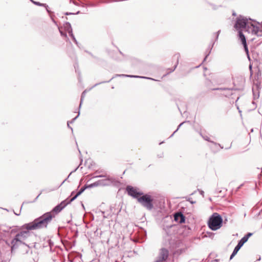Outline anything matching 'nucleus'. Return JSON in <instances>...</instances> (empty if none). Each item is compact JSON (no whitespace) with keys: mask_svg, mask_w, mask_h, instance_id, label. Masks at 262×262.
Instances as JSON below:
<instances>
[{"mask_svg":"<svg viewBox=\"0 0 262 262\" xmlns=\"http://www.w3.org/2000/svg\"><path fill=\"white\" fill-rule=\"evenodd\" d=\"M54 216L51 213L46 212L35 219L33 222L21 226V230L18 232L11 242V250L15 249L31 236V231L46 228L51 222Z\"/></svg>","mask_w":262,"mask_h":262,"instance_id":"1","label":"nucleus"},{"mask_svg":"<svg viewBox=\"0 0 262 262\" xmlns=\"http://www.w3.org/2000/svg\"><path fill=\"white\" fill-rule=\"evenodd\" d=\"M234 27L238 31L244 29L249 33L255 35L257 36H262V25L260 24H253L249 23L246 19L238 18L236 20Z\"/></svg>","mask_w":262,"mask_h":262,"instance_id":"2","label":"nucleus"},{"mask_svg":"<svg viewBox=\"0 0 262 262\" xmlns=\"http://www.w3.org/2000/svg\"><path fill=\"white\" fill-rule=\"evenodd\" d=\"M222 223L221 216L217 213H213L208 220V225L210 229L215 231L222 227Z\"/></svg>","mask_w":262,"mask_h":262,"instance_id":"3","label":"nucleus"},{"mask_svg":"<svg viewBox=\"0 0 262 262\" xmlns=\"http://www.w3.org/2000/svg\"><path fill=\"white\" fill-rule=\"evenodd\" d=\"M153 201L154 199L151 195L143 193L141 197L139 198L138 202L147 210H151L154 208Z\"/></svg>","mask_w":262,"mask_h":262,"instance_id":"4","label":"nucleus"},{"mask_svg":"<svg viewBox=\"0 0 262 262\" xmlns=\"http://www.w3.org/2000/svg\"><path fill=\"white\" fill-rule=\"evenodd\" d=\"M126 191L129 195L131 196L134 199H136L138 201L139 198L141 197L143 192L140 191L139 189L136 187H134L132 186H127L126 188Z\"/></svg>","mask_w":262,"mask_h":262,"instance_id":"5","label":"nucleus"},{"mask_svg":"<svg viewBox=\"0 0 262 262\" xmlns=\"http://www.w3.org/2000/svg\"><path fill=\"white\" fill-rule=\"evenodd\" d=\"M71 203V201L69 199H67L65 200L62 201L59 204L56 206L55 207L53 208L52 211L51 212H49V213H51L52 215L54 216L52 217H55V214H57L59 212H60L63 208H64L68 204H70Z\"/></svg>","mask_w":262,"mask_h":262,"instance_id":"6","label":"nucleus"},{"mask_svg":"<svg viewBox=\"0 0 262 262\" xmlns=\"http://www.w3.org/2000/svg\"><path fill=\"white\" fill-rule=\"evenodd\" d=\"M252 233H248L247 235L244 236L238 242L237 245L234 248L232 254L230 256V259H231L238 252L241 248L243 246V245L248 241V238L250 236H251Z\"/></svg>","mask_w":262,"mask_h":262,"instance_id":"7","label":"nucleus"},{"mask_svg":"<svg viewBox=\"0 0 262 262\" xmlns=\"http://www.w3.org/2000/svg\"><path fill=\"white\" fill-rule=\"evenodd\" d=\"M169 255V252L165 248H161L160 250L158 256L155 262H165Z\"/></svg>","mask_w":262,"mask_h":262,"instance_id":"8","label":"nucleus"},{"mask_svg":"<svg viewBox=\"0 0 262 262\" xmlns=\"http://www.w3.org/2000/svg\"><path fill=\"white\" fill-rule=\"evenodd\" d=\"M63 28H64V30L66 32H67L69 33V35L72 37V39L75 42V43L77 45H78V42H77V40L76 39V38L73 33L72 28L70 23H69V22H66L63 24Z\"/></svg>","mask_w":262,"mask_h":262,"instance_id":"9","label":"nucleus"},{"mask_svg":"<svg viewBox=\"0 0 262 262\" xmlns=\"http://www.w3.org/2000/svg\"><path fill=\"white\" fill-rule=\"evenodd\" d=\"M113 181L112 178L108 177L105 179L99 180L97 181L98 186H107L111 184Z\"/></svg>","mask_w":262,"mask_h":262,"instance_id":"10","label":"nucleus"},{"mask_svg":"<svg viewBox=\"0 0 262 262\" xmlns=\"http://www.w3.org/2000/svg\"><path fill=\"white\" fill-rule=\"evenodd\" d=\"M239 38L241 39V41L244 46L245 52H246L247 54L248 55L249 51L246 43V37L243 34V32H242L241 31H239Z\"/></svg>","mask_w":262,"mask_h":262,"instance_id":"11","label":"nucleus"},{"mask_svg":"<svg viewBox=\"0 0 262 262\" xmlns=\"http://www.w3.org/2000/svg\"><path fill=\"white\" fill-rule=\"evenodd\" d=\"M188 215V216H186V215L182 214V213H181V224L186 222L189 223L190 221L193 220V217L191 216V214Z\"/></svg>","mask_w":262,"mask_h":262,"instance_id":"12","label":"nucleus"},{"mask_svg":"<svg viewBox=\"0 0 262 262\" xmlns=\"http://www.w3.org/2000/svg\"><path fill=\"white\" fill-rule=\"evenodd\" d=\"M86 189V187L85 185H84L83 187H82L80 190L76 193V194L71 199H70V200L71 201V202L72 201H73L74 200H75L79 195H80L85 189Z\"/></svg>","mask_w":262,"mask_h":262,"instance_id":"13","label":"nucleus"},{"mask_svg":"<svg viewBox=\"0 0 262 262\" xmlns=\"http://www.w3.org/2000/svg\"><path fill=\"white\" fill-rule=\"evenodd\" d=\"M21 230V226H15L10 231L11 234H14L16 233H18Z\"/></svg>","mask_w":262,"mask_h":262,"instance_id":"14","label":"nucleus"},{"mask_svg":"<svg viewBox=\"0 0 262 262\" xmlns=\"http://www.w3.org/2000/svg\"><path fill=\"white\" fill-rule=\"evenodd\" d=\"M31 1L35 5H37V6H44L46 8V9L47 10V11L49 12V10H48V6L46 4H41L39 2H35V1H33V0H31Z\"/></svg>","mask_w":262,"mask_h":262,"instance_id":"15","label":"nucleus"},{"mask_svg":"<svg viewBox=\"0 0 262 262\" xmlns=\"http://www.w3.org/2000/svg\"><path fill=\"white\" fill-rule=\"evenodd\" d=\"M123 76H124V75H123ZM124 76L128 77L140 78H144V79H149L154 80L152 78H148V77H144V76H139L128 75H124Z\"/></svg>","mask_w":262,"mask_h":262,"instance_id":"16","label":"nucleus"},{"mask_svg":"<svg viewBox=\"0 0 262 262\" xmlns=\"http://www.w3.org/2000/svg\"><path fill=\"white\" fill-rule=\"evenodd\" d=\"M86 187V188H92V187H96V186H98V183H97V182H95L92 184H91L90 185H85Z\"/></svg>","mask_w":262,"mask_h":262,"instance_id":"17","label":"nucleus"},{"mask_svg":"<svg viewBox=\"0 0 262 262\" xmlns=\"http://www.w3.org/2000/svg\"><path fill=\"white\" fill-rule=\"evenodd\" d=\"M85 93H86V91H83L82 92V95H81V96L80 103L79 107H81V104H82V102L83 101L84 98L85 97Z\"/></svg>","mask_w":262,"mask_h":262,"instance_id":"18","label":"nucleus"},{"mask_svg":"<svg viewBox=\"0 0 262 262\" xmlns=\"http://www.w3.org/2000/svg\"><path fill=\"white\" fill-rule=\"evenodd\" d=\"M179 217H180V211H178L174 214V220L177 221Z\"/></svg>","mask_w":262,"mask_h":262,"instance_id":"19","label":"nucleus"},{"mask_svg":"<svg viewBox=\"0 0 262 262\" xmlns=\"http://www.w3.org/2000/svg\"><path fill=\"white\" fill-rule=\"evenodd\" d=\"M58 29H59L60 33V35L62 36L65 37L67 38V34L66 33L63 32V31L60 29V28L59 27H58Z\"/></svg>","mask_w":262,"mask_h":262,"instance_id":"20","label":"nucleus"},{"mask_svg":"<svg viewBox=\"0 0 262 262\" xmlns=\"http://www.w3.org/2000/svg\"><path fill=\"white\" fill-rule=\"evenodd\" d=\"M79 113H80L79 112L78 115L72 120V121L70 122L71 123H73L75 121V120L78 117Z\"/></svg>","mask_w":262,"mask_h":262,"instance_id":"21","label":"nucleus"},{"mask_svg":"<svg viewBox=\"0 0 262 262\" xmlns=\"http://www.w3.org/2000/svg\"><path fill=\"white\" fill-rule=\"evenodd\" d=\"M180 128V124L178 125L177 129L173 133V134L170 136V137H172L173 134Z\"/></svg>","mask_w":262,"mask_h":262,"instance_id":"22","label":"nucleus"},{"mask_svg":"<svg viewBox=\"0 0 262 262\" xmlns=\"http://www.w3.org/2000/svg\"><path fill=\"white\" fill-rule=\"evenodd\" d=\"M169 243H170V244L171 245V246L173 248H174V243L172 242V241L171 240L169 241Z\"/></svg>","mask_w":262,"mask_h":262,"instance_id":"23","label":"nucleus"},{"mask_svg":"<svg viewBox=\"0 0 262 262\" xmlns=\"http://www.w3.org/2000/svg\"><path fill=\"white\" fill-rule=\"evenodd\" d=\"M41 192H42V191H41V192H40V193H39V194L36 196V198H35V200H34L33 202H35V201L38 199V198L39 197V196L41 194Z\"/></svg>","mask_w":262,"mask_h":262,"instance_id":"24","label":"nucleus"},{"mask_svg":"<svg viewBox=\"0 0 262 262\" xmlns=\"http://www.w3.org/2000/svg\"><path fill=\"white\" fill-rule=\"evenodd\" d=\"M177 67V64L174 66V68L172 69H171L169 73H171V72L173 71L175 69L176 67Z\"/></svg>","mask_w":262,"mask_h":262,"instance_id":"25","label":"nucleus"},{"mask_svg":"<svg viewBox=\"0 0 262 262\" xmlns=\"http://www.w3.org/2000/svg\"><path fill=\"white\" fill-rule=\"evenodd\" d=\"M95 177L96 178H101V177H105V176H102V175H100V176H96Z\"/></svg>","mask_w":262,"mask_h":262,"instance_id":"26","label":"nucleus"},{"mask_svg":"<svg viewBox=\"0 0 262 262\" xmlns=\"http://www.w3.org/2000/svg\"><path fill=\"white\" fill-rule=\"evenodd\" d=\"M66 180H65L64 181H63L61 183V184L59 186H58L57 187V188H59V187H60V186H61L63 184V183L65 182V181H66Z\"/></svg>","mask_w":262,"mask_h":262,"instance_id":"27","label":"nucleus"},{"mask_svg":"<svg viewBox=\"0 0 262 262\" xmlns=\"http://www.w3.org/2000/svg\"><path fill=\"white\" fill-rule=\"evenodd\" d=\"M102 214H103V218H107V216L104 215V212H102Z\"/></svg>","mask_w":262,"mask_h":262,"instance_id":"28","label":"nucleus"},{"mask_svg":"<svg viewBox=\"0 0 262 262\" xmlns=\"http://www.w3.org/2000/svg\"><path fill=\"white\" fill-rule=\"evenodd\" d=\"M68 126L72 130V131H73V128L70 126L69 122H68Z\"/></svg>","mask_w":262,"mask_h":262,"instance_id":"29","label":"nucleus"},{"mask_svg":"<svg viewBox=\"0 0 262 262\" xmlns=\"http://www.w3.org/2000/svg\"><path fill=\"white\" fill-rule=\"evenodd\" d=\"M179 241H177V242H176V247H177V245H179Z\"/></svg>","mask_w":262,"mask_h":262,"instance_id":"30","label":"nucleus"},{"mask_svg":"<svg viewBox=\"0 0 262 262\" xmlns=\"http://www.w3.org/2000/svg\"><path fill=\"white\" fill-rule=\"evenodd\" d=\"M69 14H74V13H66V15H69Z\"/></svg>","mask_w":262,"mask_h":262,"instance_id":"31","label":"nucleus"},{"mask_svg":"<svg viewBox=\"0 0 262 262\" xmlns=\"http://www.w3.org/2000/svg\"><path fill=\"white\" fill-rule=\"evenodd\" d=\"M74 193H75V191H72L71 193V195H74Z\"/></svg>","mask_w":262,"mask_h":262,"instance_id":"32","label":"nucleus"},{"mask_svg":"<svg viewBox=\"0 0 262 262\" xmlns=\"http://www.w3.org/2000/svg\"><path fill=\"white\" fill-rule=\"evenodd\" d=\"M163 156V154L162 153V155H161L160 157H162Z\"/></svg>","mask_w":262,"mask_h":262,"instance_id":"33","label":"nucleus"},{"mask_svg":"<svg viewBox=\"0 0 262 262\" xmlns=\"http://www.w3.org/2000/svg\"><path fill=\"white\" fill-rule=\"evenodd\" d=\"M175 227V226H171V227H172V228H173V227Z\"/></svg>","mask_w":262,"mask_h":262,"instance_id":"34","label":"nucleus"},{"mask_svg":"<svg viewBox=\"0 0 262 262\" xmlns=\"http://www.w3.org/2000/svg\"><path fill=\"white\" fill-rule=\"evenodd\" d=\"M15 214L17 215H19V214H16V213H15Z\"/></svg>","mask_w":262,"mask_h":262,"instance_id":"35","label":"nucleus"}]
</instances>
